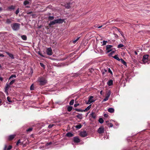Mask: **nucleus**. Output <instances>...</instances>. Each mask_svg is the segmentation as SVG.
<instances>
[{
  "label": "nucleus",
  "mask_w": 150,
  "mask_h": 150,
  "mask_svg": "<svg viewBox=\"0 0 150 150\" xmlns=\"http://www.w3.org/2000/svg\"><path fill=\"white\" fill-rule=\"evenodd\" d=\"M79 37L78 38H76V40H74L73 41V42L74 43H76V42L79 40Z\"/></svg>",
  "instance_id": "49530a36"
},
{
  "label": "nucleus",
  "mask_w": 150,
  "mask_h": 150,
  "mask_svg": "<svg viewBox=\"0 0 150 150\" xmlns=\"http://www.w3.org/2000/svg\"><path fill=\"white\" fill-rule=\"evenodd\" d=\"M33 130V128H28V129H26V131L27 132H30L31 131Z\"/></svg>",
  "instance_id": "72a5a7b5"
},
{
  "label": "nucleus",
  "mask_w": 150,
  "mask_h": 150,
  "mask_svg": "<svg viewBox=\"0 0 150 150\" xmlns=\"http://www.w3.org/2000/svg\"><path fill=\"white\" fill-rule=\"evenodd\" d=\"M74 102V100H71L69 102V104L71 105H73Z\"/></svg>",
  "instance_id": "c9c22d12"
},
{
  "label": "nucleus",
  "mask_w": 150,
  "mask_h": 150,
  "mask_svg": "<svg viewBox=\"0 0 150 150\" xmlns=\"http://www.w3.org/2000/svg\"><path fill=\"white\" fill-rule=\"evenodd\" d=\"M20 24L17 23H13L11 25V26L13 30L16 31L20 29Z\"/></svg>",
  "instance_id": "f257e3e1"
},
{
  "label": "nucleus",
  "mask_w": 150,
  "mask_h": 150,
  "mask_svg": "<svg viewBox=\"0 0 150 150\" xmlns=\"http://www.w3.org/2000/svg\"><path fill=\"white\" fill-rule=\"evenodd\" d=\"M122 62V64L125 65H126V62L124 61L122 59H120Z\"/></svg>",
  "instance_id": "473e14b6"
},
{
  "label": "nucleus",
  "mask_w": 150,
  "mask_h": 150,
  "mask_svg": "<svg viewBox=\"0 0 150 150\" xmlns=\"http://www.w3.org/2000/svg\"><path fill=\"white\" fill-rule=\"evenodd\" d=\"M1 65L0 64V68H1Z\"/></svg>",
  "instance_id": "774afa93"
},
{
  "label": "nucleus",
  "mask_w": 150,
  "mask_h": 150,
  "mask_svg": "<svg viewBox=\"0 0 150 150\" xmlns=\"http://www.w3.org/2000/svg\"><path fill=\"white\" fill-rule=\"evenodd\" d=\"M98 132L99 134H102L104 132V128L103 126L100 127L98 129Z\"/></svg>",
  "instance_id": "39448f33"
},
{
  "label": "nucleus",
  "mask_w": 150,
  "mask_h": 150,
  "mask_svg": "<svg viewBox=\"0 0 150 150\" xmlns=\"http://www.w3.org/2000/svg\"><path fill=\"white\" fill-rule=\"evenodd\" d=\"M12 146H9L7 148V150H10L12 148Z\"/></svg>",
  "instance_id": "de8ad7c7"
},
{
  "label": "nucleus",
  "mask_w": 150,
  "mask_h": 150,
  "mask_svg": "<svg viewBox=\"0 0 150 150\" xmlns=\"http://www.w3.org/2000/svg\"><path fill=\"white\" fill-rule=\"evenodd\" d=\"M32 13V11H30V12H28L27 13L28 14H31Z\"/></svg>",
  "instance_id": "13d9d810"
},
{
  "label": "nucleus",
  "mask_w": 150,
  "mask_h": 150,
  "mask_svg": "<svg viewBox=\"0 0 150 150\" xmlns=\"http://www.w3.org/2000/svg\"><path fill=\"white\" fill-rule=\"evenodd\" d=\"M47 53V55H51L52 54V50L51 47H49L47 49L46 51Z\"/></svg>",
  "instance_id": "423d86ee"
},
{
  "label": "nucleus",
  "mask_w": 150,
  "mask_h": 150,
  "mask_svg": "<svg viewBox=\"0 0 150 150\" xmlns=\"http://www.w3.org/2000/svg\"><path fill=\"white\" fill-rule=\"evenodd\" d=\"M56 23H62L64 22V20L63 19L61 18H59L55 20Z\"/></svg>",
  "instance_id": "9d476101"
},
{
  "label": "nucleus",
  "mask_w": 150,
  "mask_h": 150,
  "mask_svg": "<svg viewBox=\"0 0 150 150\" xmlns=\"http://www.w3.org/2000/svg\"><path fill=\"white\" fill-rule=\"evenodd\" d=\"M90 116L91 117L94 119H95L96 118V115L95 113L93 112H92L91 114H90Z\"/></svg>",
  "instance_id": "f8f14e48"
},
{
  "label": "nucleus",
  "mask_w": 150,
  "mask_h": 150,
  "mask_svg": "<svg viewBox=\"0 0 150 150\" xmlns=\"http://www.w3.org/2000/svg\"><path fill=\"white\" fill-rule=\"evenodd\" d=\"M40 85H43L45 84L46 82V80L43 78H41L38 80Z\"/></svg>",
  "instance_id": "f03ea898"
},
{
  "label": "nucleus",
  "mask_w": 150,
  "mask_h": 150,
  "mask_svg": "<svg viewBox=\"0 0 150 150\" xmlns=\"http://www.w3.org/2000/svg\"><path fill=\"white\" fill-rule=\"evenodd\" d=\"M74 141L75 143H78L80 142V139L78 137H76L74 138Z\"/></svg>",
  "instance_id": "9b49d317"
},
{
  "label": "nucleus",
  "mask_w": 150,
  "mask_h": 150,
  "mask_svg": "<svg viewBox=\"0 0 150 150\" xmlns=\"http://www.w3.org/2000/svg\"><path fill=\"white\" fill-rule=\"evenodd\" d=\"M19 12V8H18L16 11V15H17Z\"/></svg>",
  "instance_id": "09e8293b"
},
{
  "label": "nucleus",
  "mask_w": 150,
  "mask_h": 150,
  "mask_svg": "<svg viewBox=\"0 0 150 150\" xmlns=\"http://www.w3.org/2000/svg\"><path fill=\"white\" fill-rule=\"evenodd\" d=\"M117 30H118V31H119V32H120V33L121 34V35L123 36V35H122V33L121 32H120V31L119 30V29H118Z\"/></svg>",
  "instance_id": "052dcab7"
},
{
  "label": "nucleus",
  "mask_w": 150,
  "mask_h": 150,
  "mask_svg": "<svg viewBox=\"0 0 150 150\" xmlns=\"http://www.w3.org/2000/svg\"><path fill=\"white\" fill-rule=\"evenodd\" d=\"M53 125H50L48 126V127L50 128H51Z\"/></svg>",
  "instance_id": "3c124183"
},
{
  "label": "nucleus",
  "mask_w": 150,
  "mask_h": 150,
  "mask_svg": "<svg viewBox=\"0 0 150 150\" xmlns=\"http://www.w3.org/2000/svg\"><path fill=\"white\" fill-rule=\"evenodd\" d=\"M66 136L69 137H73L74 135L71 132H68L66 134Z\"/></svg>",
  "instance_id": "6ab92c4d"
},
{
  "label": "nucleus",
  "mask_w": 150,
  "mask_h": 150,
  "mask_svg": "<svg viewBox=\"0 0 150 150\" xmlns=\"http://www.w3.org/2000/svg\"><path fill=\"white\" fill-rule=\"evenodd\" d=\"M34 89V86L33 84L31 85L30 87V90H33Z\"/></svg>",
  "instance_id": "4c0bfd02"
},
{
  "label": "nucleus",
  "mask_w": 150,
  "mask_h": 150,
  "mask_svg": "<svg viewBox=\"0 0 150 150\" xmlns=\"http://www.w3.org/2000/svg\"><path fill=\"white\" fill-rule=\"evenodd\" d=\"M21 38L23 40H27V37L25 35H23L21 36Z\"/></svg>",
  "instance_id": "5701e85b"
},
{
  "label": "nucleus",
  "mask_w": 150,
  "mask_h": 150,
  "mask_svg": "<svg viewBox=\"0 0 150 150\" xmlns=\"http://www.w3.org/2000/svg\"><path fill=\"white\" fill-rule=\"evenodd\" d=\"M31 0H29V1H25L23 2V4L25 6H26L27 5L29 4L30 3V2H31Z\"/></svg>",
  "instance_id": "2eb2a0df"
},
{
  "label": "nucleus",
  "mask_w": 150,
  "mask_h": 150,
  "mask_svg": "<svg viewBox=\"0 0 150 150\" xmlns=\"http://www.w3.org/2000/svg\"><path fill=\"white\" fill-rule=\"evenodd\" d=\"M82 127V125L81 124H79L76 126L75 127L77 129H80Z\"/></svg>",
  "instance_id": "393cba45"
},
{
  "label": "nucleus",
  "mask_w": 150,
  "mask_h": 150,
  "mask_svg": "<svg viewBox=\"0 0 150 150\" xmlns=\"http://www.w3.org/2000/svg\"><path fill=\"white\" fill-rule=\"evenodd\" d=\"M103 26V25H100L98 26V24H96L95 25L94 27L96 28H101Z\"/></svg>",
  "instance_id": "2f4dec72"
},
{
  "label": "nucleus",
  "mask_w": 150,
  "mask_h": 150,
  "mask_svg": "<svg viewBox=\"0 0 150 150\" xmlns=\"http://www.w3.org/2000/svg\"><path fill=\"white\" fill-rule=\"evenodd\" d=\"M108 114H105L104 115V117H108Z\"/></svg>",
  "instance_id": "864d4df0"
},
{
  "label": "nucleus",
  "mask_w": 150,
  "mask_h": 150,
  "mask_svg": "<svg viewBox=\"0 0 150 150\" xmlns=\"http://www.w3.org/2000/svg\"><path fill=\"white\" fill-rule=\"evenodd\" d=\"M93 96H91L89 98L88 102L86 104H89L91 103L94 102L95 100L93 99Z\"/></svg>",
  "instance_id": "0eeeda50"
},
{
  "label": "nucleus",
  "mask_w": 150,
  "mask_h": 150,
  "mask_svg": "<svg viewBox=\"0 0 150 150\" xmlns=\"http://www.w3.org/2000/svg\"><path fill=\"white\" fill-rule=\"evenodd\" d=\"M79 105V103L76 104L74 105V107H76Z\"/></svg>",
  "instance_id": "603ef678"
},
{
  "label": "nucleus",
  "mask_w": 150,
  "mask_h": 150,
  "mask_svg": "<svg viewBox=\"0 0 150 150\" xmlns=\"http://www.w3.org/2000/svg\"><path fill=\"white\" fill-rule=\"evenodd\" d=\"M4 56L2 54L0 53V57H4Z\"/></svg>",
  "instance_id": "5fc2aeb1"
},
{
  "label": "nucleus",
  "mask_w": 150,
  "mask_h": 150,
  "mask_svg": "<svg viewBox=\"0 0 150 150\" xmlns=\"http://www.w3.org/2000/svg\"><path fill=\"white\" fill-rule=\"evenodd\" d=\"M15 7L13 6H11L8 8V9L9 10H13L15 9Z\"/></svg>",
  "instance_id": "a878e982"
},
{
  "label": "nucleus",
  "mask_w": 150,
  "mask_h": 150,
  "mask_svg": "<svg viewBox=\"0 0 150 150\" xmlns=\"http://www.w3.org/2000/svg\"><path fill=\"white\" fill-rule=\"evenodd\" d=\"M16 76L15 75H11L9 78L8 79V80H9L13 78H16Z\"/></svg>",
  "instance_id": "c756f323"
},
{
  "label": "nucleus",
  "mask_w": 150,
  "mask_h": 150,
  "mask_svg": "<svg viewBox=\"0 0 150 150\" xmlns=\"http://www.w3.org/2000/svg\"><path fill=\"white\" fill-rule=\"evenodd\" d=\"M107 42L106 41H103V45H105L106 44Z\"/></svg>",
  "instance_id": "a18cd8bd"
},
{
  "label": "nucleus",
  "mask_w": 150,
  "mask_h": 150,
  "mask_svg": "<svg viewBox=\"0 0 150 150\" xmlns=\"http://www.w3.org/2000/svg\"><path fill=\"white\" fill-rule=\"evenodd\" d=\"M107 84L109 86H111L113 84V81L112 80H110L107 82Z\"/></svg>",
  "instance_id": "a211bd4d"
},
{
  "label": "nucleus",
  "mask_w": 150,
  "mask_h": 150,
  "mask_svg": "<svg viewBox=\"0 0 150 150\" xmlns=\"http://www.w3.org/2000/svg\"><path fill=\"white\" fill-rule=\"evenodd\" d=\"M54 17L53 16H50L48 17V19L50 21L53 20L54 19Z\"/></svg>",
  "instance_id": "cd10ccee"
},
{
  "label": "nucleus",
  "mask_w": 150,
  "mask_h": 150,
  "mask_svg": "<svg viewBox=\"0 0 150 150\" xmlns=\"http://www.w3.org/2000/svg\"><path fill=\"white\" fill-rule=\"evenodd\" d=\"M6 146H5V147H4V150H6Z\"/></svg>",
  "instance_id": "e2e57ef3"
},
{
  "label": "nucleus",
  "mask_w": 150,
  "mask_h": 150,
  "mask_svg": "<svg viewBox=\"0 0 150 150\" xmlns=\"http://www.w3.org/2000/svg\"><path fill=\"white\" fill-rule=\"evenodd\" d=\"M40 65L43 68H45V66L42 63H40Z\"/></svg>",
  "instance_id": "79ce46f5"
},
{
  "label": "nucleus",
  "mask_w": 150,
  "mask_h": 150,
  "mask_svg": "<svg viewBox=\"0 0 150 150\" xmlns=\"http://www.w3.org/2000/svg\"><path fill=\"white\" fill-rule=\"evenodd\" d=\"M15 135H10L8 137V139L9 140L13 139L15 137Z\"/></svg>",
  "instance_id": "aec40b11"
},
{
  "label": "nucleus",
  "mask_w": 150,
  "mask_h": 150,
  "mask_svg": "<svg viewBox=\"0 0 150 150\" xmlns=\"http://www.w3.org/2000/svg\"><path fill=\"white\" fill-rule=\"evenodd\" d=\"M51 144V142H50L49 143H47V145H50Z\"/></svg>",
  "instance_id": "0e129e2a"
},
{
  "label": "nucleus",
  "mask_w": 150,
  "mask_h": 150,
  "mask_svg": "<svg viewBox=\"0 0 150 150\" xmlns=\"http://www.w3.org/2000/svg\"><path fill=\"white\" fill-rule=\"evenodd\" d=\"M76 117L80 119H81L83 118V115L81 114H79L76 116Z\"/></svg>",
  "instance_id": "dca6fc26"
},
{
  "label": "nucleus",
  "mask_w": 150,
  "mask_h": 150,
  "mask_svg": "<svg viewBox=\"0 0 150 150\" xmlns=\"http://www.w3.org/2000/svg\"><path fill=\"white\" fill-rule=\"evenodd\" d=\"M21 142V140L20 139H19L17 142V143H16V145H18V144L19 143H20Z\"/></svg>",
  "instance_id": "8fccbe9b"
},
{
  "label": "nucleus",
  "mask_w": 150,
  "mask_h": 150,
  "mask_svg": "<svg viewBox=\"0 0 150 150\" xmlns=\"http://www.w3.org/2000/svg\"><path fill=\"white\" fill-rule=\"evenodd\" d=\"M98 121L100 123L102 124L103 123L104 121L102 118H100L99 119Z\"/></svg>",
  "instance_id": "c85d7f7f"
},
{
  "label": "nucleus",
  "mask_w": 150,
  "mask_h": 150,
  "mask_svg": "<svg viewBox=\"0 0 150 150\" xmlns=\"http://www.w3.org/2000/svg\"><path fill=\"white\" fill-rule=\"evenodd\" d=\"M108 126L109 127H112L113 126V125L111 123H108Z\"/></svg>",
  "instance_id": "c03bdc74"
},
{
  "label": "nucleus",
  "mask_w": 150,
  "mask_h": 150,
  "mask_svg": "<svg viewBox=\"0 0 150 150\" xmlns=\"http://www.w3.org/2000/svg\"><path fill=\"white\" fill-rule=\"evenodd\" d=\"M56 23V21L55 20H54L51 21L49 23V26H51V25H54Z\"/></svg>",
  "instance_id": "ddd939ff"
},
{
  "label": "nucleus",
  "mask_w": 150,
  "mask_h": 150,
  "mask_svg": "<svg viewBox=\"0 0 150 150\" xmlns=\"http://www.w3.org/2000/svg\"><path fill=\"white\" fill-rule=\"evenodd\" d=\"M38 54H40V56H42V57H44V56H43L41 54H40V52H38Z\"/></svg>",
  "instance_id": "6e6d98bb"
},
{
  "label": "nucleus",
  "mask_w": 150,
  "mask_h": 150,
  "mask_svg": "<svg viewBox=\"0 0 150 150\" xmlns=\"http://www.w3.org/2000/svg\"><path fill=\"white\" fill-rule=\"evenodd\" d=\"M114 59H116L118 61H120L119 58L118 57L117 55H116L115 56L113 57Z\"/></svg>",
  "instance_id": "b1692460"
},
{
  "label": "nucleus",
  "mask_w": 150,
  "mask_h": 150,
  "mask_svg": "<svg viewBox=\"0 0 150 150\" xmlns=\"http://www.w3.org/2000/svg\"><path fill=\"white\" fill-rule=\"evenodd\" d=\"M124 46V45L122 44H120L117 46L118 48H121Z\"/></svg>",
  "instance_id": "ea45409f"
},
{
  "label": "nucleus",
  "mask_w": 150,
  "mask_h": 150,
  "mask_svg": "<svg viewBox=\"0 0 150 150\" xmlns=\"http://www.w3.org/2000/svg\"><path fill=\"white\" fill-rule=\"evenodd\" d=\"M91 105H90L88 106L84 110H83L84 112H86L89 110L90 108H91Z\"/></svg>",
  "instance_id": "412c9836"
},
{
  "label": "nucleus",
  "mask_w": 150,
  "mask_h": 150,
  "mask_svg": "<svg viewBox=\"0 0 150 150\" xmlns=\"http://www.w3.org/2000/svg\"><path fill=\"white\" fill-rule=\"evenodd\" d=\"M108 72L110 73L111 74H112V71L109 68L108 69Z\"/></svg>",
  "instance_id": "37998d69"
},
{
  "label": "nucleus",
  "mask_w": 150,
  "mask_h": 150,
  "mask_svg": "<svg viewBox=\"0 0 150 150\" xmlns=\"http://www.w3.org/2000/svg\"><path fill=\"white\" fill-rule=\"evenodd\" d=\"M11 85L9 83H7L5 87V92L8 95V90L9 88H11Z\"/></svg>",
  "instance_id": "7ed1b4c3"
},
{
  "label": "nucleus",
  "mask_w": 150,
  "mask_h": 150,
  "mask_svg": "<svg viewBox=\"0 0 150 150\" xmlns=\"http://www.w3.org/2000/svg\"><path fill=\"white\" fill-rule=\"evenodd\" d=\"M2 10V8L1 7H0V11H1Z\"/></svg>",
  "instance_id": "338daca9"
},
{
  "label": "nucleus",
  "mask_w": 150,
  "mask_h": 150,
  "mask_svg": "<svg viewBox=\"0 0 150 150\" xmlns=\"http://www.w3.org/2000/svg\"><path fill=\"white\" fill-rule=\"evenodd\" d=\"M110 94L111 91H108V92L107 93L106 96L109 98Z\"/></svg>",
  "instance_id": "bb28decb"
},
{
  "label": "nucleus",
  "mask_w": 150,
  "mask_h": 150,
  "mask_svg": "<svg viewBox=\"0 0 150 150\" xmlns=\"http://www.w3.org/2000/svg\"><path fill=\"white\" fill-rule=\"evenodd\" d=\"M87 134L86 131L81 132L80 133V135L82 137H84L87 136Z\"/></svg>",
  "instance_id": "6e6552de"
},
{
  "label": "nucleus",
  "mask_w": 150,
  "mask_h": 150,
  "mask_svg": "<svg viewBox=\"0 0 150 150\" xmlns=\"http://www.w3.org/2000/svg\"><path fill=\"white\" fill-rule=\"evenodd\" d=\"M115 52L114 51H112L110 54V55H112V54L113 53H114Z\"/></svg>",
  "instance_id": "4d7b16f0"
},
{
  "label": "nucleus",
  "mask_w": 150,
  "mask_h": 150,
  "mask_svg": "<svg viewBox=\"0 0 150 150\" xmlns=\"http://www.w3.org/2000/svg\"><path fill=\"white\" fill-rule=\"evenodd\" d=\"M7 100L10 103H12V101L11 100V98L9 97H8L7 98Z\"/></svg>",
  "instance_id": "58836bf2"
},
{
  "label": "nucleus",
  "mask_w": 150,
  "mask_h": 150,
  "mask_svg": "<svg viewBox=\"0 0 150 150\" xmlns=\"http://www.w3.org/2000/svg\"><path fill=\"white\" fill-rule=\"evenodd\" d=\"M72 106H69L67 108V110L69 112H70L72 110Z\"/></svg>",
  "instance_id": "7c9ffc66"
},
{
  "label": "nucleus",
  "mask_w": 150,
  "mask_h": 150,
  "mask_svg": "<svg viewBox=\"0 0 150 150\" xmlns=\"http://www.w3.org/2000/svg\"><path fill=\"white\" fill-rule=\"evenodd\" d=\"M75 110L76 111H78V112H83V110H82L81 109H78L76 108Z\"/></svg>",
  "instance_id": "f704fd0d"
},
{
  "label": "nucleus",
  "mask_w": 150,
  "mask_h": 150,
  "mask_svg": "<svg viewBox=\"0 0 150 150\" xmlns=\"http://www.w3.org/2000/svg\"><path fill=\"white\" fill-rule=\"evenodd\" d=\"M15 81V80H13L12 81H11L10 83H9V84L11 85L13 84L14 82Z\"/></svg>",
  "instance_id": "e433bc0d"
},
{
  "label": "nucleus",
  "mask_w": 150,
  "mask_h": 150,
  "mask_svg": "<svg viewBox=\"0 0 150 150\" xmlns=\"http://www.w3.org/2000/svg\"><path fill=\"white\" fill-rule=\"evenodd\" d=\"M108 112L110 113L113 112L114 111V109L113 108H109L108 109Z\"/></svg>",
  "instance_id": "f3484780"
},
{
  "label": "nucleus",
  "mask_w": 150,
  "mask_h": 150,
  "mask_svg": "<svg viewBox=\"0 0 150 150\" xmlns=\"http://www.w3.org/2000/svg\"><path fill=\"white\" fill-rule=\"evenodd\" d=\"M100 93L101 95H102V93H103V91H100Z\"/></svg>",
  "instance_id": "680f3d73"
},
{
  "label": "nucleus",
  "mask_w": 150,
  "mask_h": 150,
  "mask_svg": "<svg viewBox=\"0 0 150 150\" xmlns=\"http://www.w3.org/2000/svg\"><path fill=\"white\" fill-rule=\"evenodd\" d=\"M108 98H109V97L106 96L105 98L103 100V102L107 100L108 99Z\"/></svg>",
  "instance_id": "a19ab883"
},
{
  "label": "nucleus",
  "mask_w": 150,
  "mask_h": 150,
  "mask_svg": "<svg viewBox=\"0 0 150 150\" xmlns=\"http://www.w3.org/2000/svg\"><path fill=\"white\" fill-rule=\"evenodd\" d=\"M3 80V79L2 77H0V80L2 81Z\"/></svg>",
  "instance_id": "bf43d9fd"
},
{
  "label": "nucleus",
  "mask_w": 150,
  "mask_h": 150,
  "mask_svg": "<svg viewBox=\"0 0 150 150\" xmlns=\"http://www.w3.org/2000/svg\"><path fill=\"white\" fill-rule=\"evenodd\" d=\"M134 53L135 54H137V53L135 51L134 52Z\"/></svg>",
  "instance_id": "69168bd1"
},
{
  "label": "nucleus",
  "mask_w": 150,
  "mask_h": 150,
  "mask_svg": "<svg viewBox=\"0 0 150 150\" xmlns=\"http://www.w3.org/2000/svg\"><path fill=\"white\" fill-rule=\"evenodd\" d=\"M148 57L149 55H144L142 59V62L144 63H145L147 62L148 61Z\"/></svg>",
  "instance_id": "20e7f679"
},
{
  "label": "nucleus",
  "mask_w": 150,
  "mask_h": 150,
  "mask_svg": "<svg viewBox=\"0 0 150 150\" xmlns=\"http://www.w3.org/2000/svg\"><path fill=\"white\" fill-rule=\"evenodd\" d=\"M11 20L9 19H7L6 21V23L7 24H10L11 23Z\"/></svg>",
  "instance_id": "4be33fe9"
},
{
  "label": "nucleus",
  "mask_w": 150,
  "mask_h": 150,
  "mask_svg": "<svg viewBox=\"0 0 150 150\" xmlns=\"http://www.w3.org/2000/svg\"><path fill=\"white\" fill-rule=\"evenodd\" d=\"M112 47V46L110 45H108L106 46V50H107V53H109L112 50L111 48Z\"/></svg>",
  "instance_id": "1a4fd4ad"
},
{
  "label": "nucleus",
  "mask_w": 150,
  "mask_h": 150,
  "mask_svg": "<svg viewBox=\"0 0 150 150\" xmlns=\"http://www.w3.org/2000/svg\"><path fill=\"white\" fill-rule=\"evenodd\" d=\"M6 52V54L7 55H8L10 57H11V59H13L14 58L13 55L11 53H10L9 52Z\"/></svg>",
  "instance_id": "4468645a"
}]
</instances>
